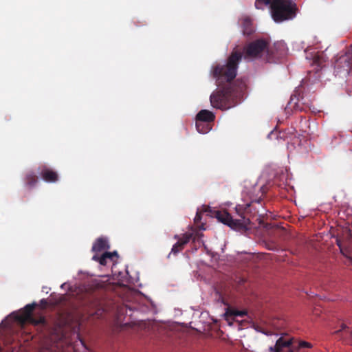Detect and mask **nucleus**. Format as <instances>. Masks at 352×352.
I'll list each match as a JSON object with an SVG mask.
<instances>
[{"label": "nucleus", "mask_w": 352, "mask_h": 352, "mask_svg": "<svg viewBox=\"0 0 352 352\" xmlns=\"http://www.w3.org/2000/svg\"><path fill=\"white\" fill-rule=\"evenodd\" d=\"M243 53L234 48L228 56L226 63H215L211 67L210 75L220 87L223 81L227 84L221 89L212 93L210 97L211 105L217 109H226L237 103L238 91L232 86L231 82L236 78L239 64L242 60Z\"/></svg>", "instance_id": "nucleus-1"}, {"label": "nucleus", "mask_w": 352, "mask_h": 352, "mask_svg": "<svg viewBox=\"0 0 352 352\" xmlns=\"http://www.w3.org/2000/svg\"><path fill=\"white\" fill-rule=\"evenodd\" d=\"M250 204L237 205L236 206V212L240 219H233L231 214L226 210H217L214 212V216L219 221L228 226L232 229L238 231L246 230L250 224V220L247 217V214L250 212Z\"/></svg>", "instance_id": "nucleus-2"}, {"label": "nucleus", "mask_w": 352, "mask_h": 352, "mask_svg": "<svg viewBox=\"0 0 352 352\" xmlns=\"http://www.w3.org/2000/svg\"><path fill=\"white\" fill-rule=\"evenodd\" d=\"M298 8L292 0H273L271 14L276 23L292 20L296 16Z\"/></svg>", "instance_id": "nucleus-3"}, {"label": "nucleus", "mask_w": 352, "mask_h": 352, "mask_svg": "<svg viewBox=\"0 0 352 352\" xmlns=\"http://www.w3.org/2000/svg\"><path fill=\"white\" fill-rule=\"evenodd\" d=\"M37 306L36 302L26 305L21 310V314L16 316V320L22 325L25 323H30L34 325L46 324V320L44 316H40L37 318L32 315L34 309Z\"/></svg>", "instance_id": "nucleus-4"}, {"label": "nucleus", "mask_w": 352, "mask_h": 352, "mask_svg": "<svg viewBox=\"0 0 352 352\" xmlns=\"http://www.w3.org/2000/svg\"><path fill=\"white\" fill-rule=\"evenodd\" d=\"M268 43L265 39H257L250 43L244 47V54L246 58H254L258 56L263 52L267 50Z\"/></svg>", "instance_id": "nucleus-5"}, {"label": "nucleus", "mask_w": 352, "mask_h": 352, "mask_svg": "<svg viewBox=\"0 0 352 352\" xmlns=\"http://www.w3.org/2000/svg\"><path fill=\"white\" fill-rule=\"evenodd\" d=\"M38 173L46 182L54 183L58 180V173L45 165L39 166Z\"/></svg>", "instance_id": "nucleus-6"}, {"label": "nucleus", "mask_w": 352, "mask_h": 352, "mask_svg": "<svg viewBox=\"0 0 352 352\" xmlns=\"http://www.w3.org/2000/svg\"><path fill=\"white\" fill-rule=\"evenodd\" d=\"M118 254L116 251L113 252H105L102 255L99 256L97 254L93 256L92 260L98 262L101 265H107L108 261H114L115 258H118Z\"/></svg>", "instance_id": "nucleus-7"}, {"label": "nucleus", "mask_w": 352, "mask_h": 352, "mask_svg": "<svg viewBox=\"0 0 352 352\" xmlns=\"http://www.w3.org/2000/svg\"><path fill=\"white\" fill-rule=\"evenodd\" d=\"M294 341L293 338L285 339L283 337H280L276 342L274 346L269 348L270 352H281L282 349L285 347H289L292 346Z\"/></svg>", "instance_id": "nucleus-8"}, {"label": "nucleus", "mask_w": 352, "mask_h": 352, "mask_svg": "<svg viewBox=\"0 0 352 352\" xmlns=\"http://www.w3.org/2000/svg\"><path fill=\"white\" fill-rule=\"evenodd\" d=\"M335 334L340 335L341 338L352 344V330L344 323L340 324V328L334 332Z\"/></svg>", "instance_id": "nucleus-9"}, {"label": "nucleus", "mask_w": 352, "mask_h": 352, "mask_svg": "<svg viewBox=\"0 0 352 352\" xmlns=\"http://www.w3.org/2000/svg\"><path fill=\"white\" fill-rule=\"evenodd\" d=\"M241 27L243 34L245 36H250L255 31L252 20L249 16H244L241 19Z\"/></svg>", "instance_id": "nucleus-10"}, {"label": "nucleus", "mask_w": 352, "mask_h": 352, "mask_svg": "<svg viewBox=\"0 0 352 352\" xmlns=\"http://www.w3.org/2000/svg\"><path fill=\"white\" fill-rule=\"evenodd\" d=\"M247 314L246 311H238L232 308H227L226 313L224 314L225 320L228 322L230 325L232 324V320L236 316L243 317Z\"/></svg>", "instance_id": "nucleus-11"}, {"label": "nucleus", "mask_w": 352, "mask_h": 352, "mask_svg": "<svg viewBox=\"0 0 352 352\" xmlns=\"http://www.w3.org/2000/svg\"><path fill=\"white\" fill-rule=\"evenodd\" d=\"M110 248V245L108 243V241L105 238H98L94 242L92 246V251L98 253L100 252L103 250H107Z\"/></svg>", "instance_id": "nucleus-12"}, {"label": "nucleus", "mask_w": 352, "mask_h": 352, "mask_svg": "<svg viewBox=\"0 0 352 352\" xmlns=\"http://www.w3.org/2000/svg\"><path fill=\"white\" fill-rule=\"evenodd\" d=\"M214 114L212 111L206 109L201 110L196 116V120L210 124L214 122Z\"/></svg>", "instance_id": "nucleus-13"}, {"label": "nucleus", "mask_w": 352, "mask_h": 352, "mask_svg": "<svg viewBox=\"0 0 352 352\" xmlns=\"http://www.w3.org/2000/svg\"><path fill=\"white\" fill-rule=\"evenodd\" d=\"M196 129L200 133H207L211 129V124L196 120Z\"/></svg>", "instance_id": "nucleus-14"}, {"label": "nucleus", "mask_w": 352, "mask_h": 352, "mask_svg": "<svg viewBox=\"0 0 352 352\" xmlns=\"http://www.w3.org/2000/svg\"><path fill=\"white\" fill-rule=\"evenodd\" d=\"M25 182L26 186L32 188L37 183V176L33 171H30L25 175Z\"/></svg>", "instance_id": "nucleus-15"}, {"label": "nucleus", "mask_w": 352, "mask_h": 352, "mask_svg": "<svg viewBox=\"0 0 352 352\" xmlns=\"http://www.w3.org/2000/svg\"><path fill=\"white\" fill-rule=\"evenodd\" d=\"M175 239L179 240L180 242L184 246L187 244L190 240L192 241L193 243H195L197 240V236H194L192 233H185L182 235V237H179L178 235L175 236Z\"/></svg>", "instance_id": "nucleus-16"}, {"label": "nucleus", "mask_w": 352, "mask_h": 352, "mask_svg": "<svg viewBox=\"0 0 352 352\" xmlns=\"http://www.w3.org/2000/svg\"><path fill=\"white\" fill-rule=\"evenodd\" d=\"M272 1L273 0H256L254 6L256 9L259 10H264L267 6H270V8H271Z\"/></svg>", "instance_id": "nucleus-17"}, {"label": "nucleus", "mask_w": 352, "mask_h": 352, "mask_svg": "<svg viewBox=\"0 0 352 352\" xmlns=\"http://www.w3.org/2000/svg\"><path fill=\"white\" fill-rule=\"evenodd\" d=\"M184 246L183 245V244L180 242L179 240H178L177 242L173 245L170 252L168 255V258L170 257V255L171 254H173L175 255L177 254V253L181 252L184 249Z\"/></svg>", "instance_id": "nucleus-18"}, {"label": "nucleus", "mask_w": 352, "mask_h": 352, "mask_svg": "<svg viewBox=\"0 0 352 352\" xmlns=\"http://www.w3.org/2000/svg\"><path fill=\"white\" fill-rule=\"evenodd\" d=\"M312 347H313V345L311 344V343L306 342V341L300 340V341L298 342L297 346H296V351H299L300 349H303V348L311 349Z\"/></svg>", "instance_id": "nucleus-19"}, {"label": "nucleus", "mask_w": 352, "mask_h": 352, "mask_svg": "<svg viewBox=\"0 0 352 352\" xmlns=\"http://www.w3.org/2000/svg\"><path fill=\"white\" fill-rule=\"evenodd\" d=\"M201 212H197V214H196V216L195 217V223H198L199 221H201Z\"/></svg>", "instance_id": "nucleus-20"}, {"label": "nucleus", "mask_w": 352, "mask_h": 352, "mask_svg": "<svg viewBox=\"0 0 352 352\" xmlns=\"http://www.w3.org/2000/svg\"><path fill=\"white\" fill-rule=\"evenodd\" d=\"M296 346L297 345L294 344L293 342L292 346H289L288 352H298L299 351H296Z\"/></svg>", "instance_id": "nucleus-21"}, {"label": "nucleus", "mask_w": 352, "mask_h": 352, "mask_svg": "<svg viewBox=\"0 0 352 352\" xmlns=\"http://www.w3.org/2000/svg\"><path fill=\"white\" fill-rule=\"evenodd\" d=\"M40 303L43 309H45L47 305V301L46 299L41 300Z\"/></svg>", "instance_id": "nucleus-22"}, {"label": "nucleus", "mask_w": 352, "mask_h": 352, "mask_svg": "<svg viewBox=\"0 0 352 352\" xmlns=\"http://www.w3.org/2000/svg\"><path fill=\"white\" fill-rule=\"evenodd\" d=\"M256 330L258 331H260V332H261V333H263L264 334L267 335V333L265 332V331H263V329L261 327L258 326L257 327H256Z\"/></svg>", "instance_id": "nucleus-23"}, {"label": "nucleus", "mask_w": 352, "mask_h": 352, "mask_svg": "<svg viewBox=\"0 0 352 352\" xmlns=\"http://www.w3.org/2000/svg\"><path fill=\"white\" fill-rule=\"evenodd\" d=\"M337 245H338L340 248H341V243H340V241L339 240H337Z\"/></svg>", "instance_id": "nucleus-24"}]
</instances>
